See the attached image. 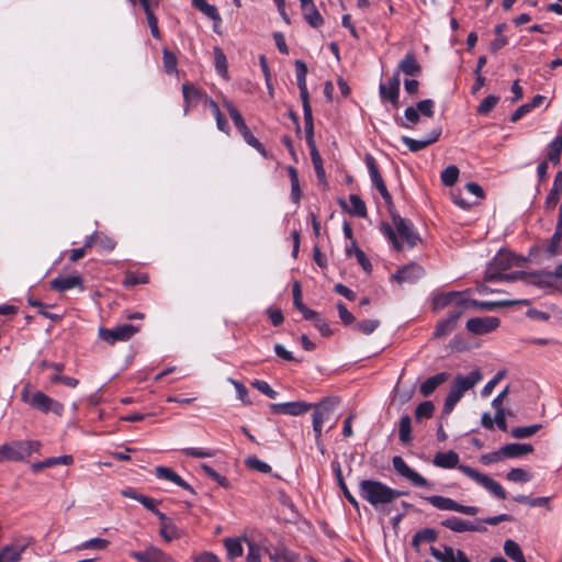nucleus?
<instances>
[{
  "mask_svg": "<svg viewBox=\"0 0 562 562\" xmlns=\"http://www.w3.org/2000/svg\"><path fill=\"white\" fill-rule=\"evenodd\" d=\"M533 447L530 443H507L501 448V452L505 458H519L525 454L531 453Z\"/></svg>",
  "mask_w": 562,
  "mask_h": 562,
  "instance_id": "2f4dec72",
  "label": "nucleus"
},
{
  "mask_svg": "<svg viewBox=\"0 0 562 562\" xmlns=\"http://www.w3.org/2000/svg\"><path fill=\"white\" fill-rule=\"evenodd\" d=\"M395 72H403L406 76L417 77L422 74V66L413 53H407L405 57L398 63Z\"/></svg>",
  "mask_w": 562,
  "mask_h": 562,
  "instance_id": "c85d7f7f",
  "label": "nucleus"
},
{
  "mask_svg": "<svg viewBox=\"0 0 562 562\" xmlns=\"http://www.w3.org/2000/svg\"><path fill=\"white\" fill-rule=\"evenodd\" d=\"M29 542L16 541L8 544L0 551V562H19Z\"/></svg>",
  "mask_w": 562,
  "mask_h": 562,
  "instance_id": "cd10ccee",
  "label": "nucleus"
},
{
  "mask_svg": "<svg viewBox=\"0 0 562 562\" xmlns=\"http://www.w3.org/2000/svg\"><path fill=\"white\" fill-rule=\"evenodd\" d=\"M440 524L441 526L450 529L453 532H485L487 530L486 527L482 526L481 524H474L472 521L464 520L456 516L448 517Z\"/></svg>",
  "mask_w": 562,
  "mask_h": 562,
  "instance_id": "a211bd4d",
  "label": "nucleus"
},
{
  "mask_svg": "<svg viewBox=\"0 0 562 562\" xmlns=\"http://www.w3.org/2000/svg\"><path fill=\"white\" fill-rule=\"evenodd\" d=\"M130 555L138 562H173L170 555L153 546L145 551H132Z\"/></svg>",
  "mask_w": 562,
  "mask_h": 562,
  "instance_id": "5701e85b",
  "label": "nucleus"
},
{
  "mask_svg": "<svg viewBox=\"0 0 562 562\" xmlns=\"http://www.w3.org/2000/svg\"><path fill=\"white\" fill-rule=\"evenodd\" d=\"M295 72H296V81L300 90V98L302 101L303 108V117L305 120L313 119V111L310 102V93L306 85V75H307V66L303 60H295Z\"/></svg>",
  "mask_w": 562,
  "mask_h": 562,
  "instance_id": "423d86ee",
  "label": "nucleus"
},
{
  "mask_svg": "<svg viewBox=\"0 0 562 562\" xmlns=\"http://www.w3.org/2000/svg\"><path fill=\"white\" fill-rule=\"evenodd\" d=\"M155 474L158 479L170 481L176 485L189 491L191 494H195L194 488L170 468L156 467Z\"/></svg>",
  "mask_w": 562,
  "mask_h": 562,
  "instance_id": "bb28decb",
  "label": "nucleus"
},
{
  "mask_svg": "<svg viewBox=\"0 0 562 562\" xmlns=\"http://www.w3.org/2000/svg\"><path fill=\"white\" fill-rule=\"evenodd\" d=\"M30 405L45 414L53 412L60 416L64 412V405L61 403L55 401L41 391H37L32 395Z\"/></svg>",
  "mask_w": 562,
  "mask_h": 562,
  "instance_id": "2eb2a0df",
  "label": "nucleus"
},
{
  "mask_svg": "<svg viewBox=\"0 0 562 562\" xmlns=\"http://www.w3.org/2000/svg\"><path fill=\"white\" fill-rule=\"evenodd\" d=\"M307 321H312L314 326L318 329L323 337H329L334 334L329 324L321 317L319 313L315 311V316L311 318H306Z\"/></svg>",
  "mask_w": 562,
  "mask_h": 562,
  "instance_id": "052dcab7",
  "label": "nucleus"
},
{
  "mask_svg": "<svg viewBox=\"0 0 562 562\" xmlns=\"http://www.w3.org/2000/svg\"><path fill=\"white\" fill-rule=\"evenodd\" d=\"M443 548L445 552H441L439 549L431 547V555L439 562H452V558L454 557V550L448 546H445Z\"/></svg>",
  "mask_w": 562,
  "mask_h": 562,
  "instance_id": "338daca9",
  "label": "nucleus"
},
{
  "mask_svg": "<svg viewBox=\"0 0 562 562\" xmlns=\"http://www.w3.org/2000/svg\"><path fill=\"white\" fill-rule=\"evenodd\" d=\"M192 5L211 19L215 25L222 22L216 7L207 3L206 0H192Z\"/></svg>",
  "mask_w": 562,
  "mask_h": 562,
  "instance_id": "58836bf2",
  "label": "nucleus"
},
{
  "mask_svg": "<svg viewBox=\"0 0 562 562\" xmlns=\"http://www.w3.org/2000/svg\"><path fill=\"white\" fill-rule=\"evenodd\" d=\"M394 121L404 128H413L419 123L420 114L415 106H407L404 111V119L396 114L394 115Z\"/></svg>",
  "mask_w": 562,
  "mask_h": 562,
  "instance_id": "f704fd0d",
  "label": "nucleus"
},
{
  "mask_svg": "<svg viewBox=\"0 0 562 562\" xmlns=\"http://www.w3.org/2000/svg\"><path fill=\"white\" fill-rule=\"evenodd\" d=\"M159 535L161 538L171 542L172 540L179 539L182 536L181 530L176 526L172 519L159 527Z\"/></svg>",
  "mask_w": 562,
  "mask_h": 562,
  "instance_id": "37998d69",
  "label": "nucleus"
},
{
  "mask_svg": "<svg viewBox=\"0 0 562 562\" xmlns=\"http://www.w3.org/2000/svg\"><path fill=\"white\" fill-rule=\"evenodd\" d=\"M349 201L351 203L350 209H348L347 203L344 200H340L339 204L342 209H346L349 212V214H351V215H356V216L362 217V218L367 216L368 212H367L366 203L359 195L350 194Z\"/></svg>",
  "mask_w": 562,
  "mask_h": 562,
  "instance_id": "72a5a7b5",
  "label": "nucleus"
},
{
  "mask_svg": "<svg viewBox=\"0 0 562 562\" xmlns=\"http://www.w3.org/2000/svg\"><path fill=\"white\" fill-rule=\"evenodd\" d=\"M450 378L448 372H440L426 379L419 386V392L423 396H430L436 389L445 383Z\"/></svg>",
  "mask_w": 562,
  "mask_h": 562,
  "instance_id": "c756f323",
  "label": "nucleus"
},
{
  "mask_svg": "<svg viewBox=\"0 0 562 562\" xmlns=\"http://www.w3.org/2000/svg\"><path fill=\"white\" fill-rule=\"evenodd\" d=\"M459 173V168L457 166L450 165L446 167L440 175L442 184L446 187H452L458 181Z\"/></svg>",
  "mask_w": 562,
  "mask_h": 562,
  "instance_id": "603ef678",
  "label": "nucleus"
},
{
  "mask_svg": "<svg viewBox=\"0 0 562 562\" xmlns=\"http://www.w3.org/2000/svg\"><path fill=\"white\" fill-rule=\"evenodd\" d=\"M435 413V405L431 401H425L417 405L415 409V419L420 422L424 418H431Z\"/></svg>",
  "mask_w": 562,
  "mask_h": 562,
  "instance_id": "5fc2aeb1",
  "label": "nucleus"
},
{
  "mask_svg": "<svg viewBox=\"0 0 562 562\" xmlns=\"http://www.w3.org/2000/svg\"><path fill=\"white\" fill-rule=\"evenodd\" d=\"M337 405L338 398L336 397H325L319 403L313 404L312 408H314V413L312 424L317 446L322 445L323 424L331 418L333 412Z\"/></svg>",
  "mask_w": 562,
  "mask_h": 562,
  "instance_id": "7ed1b4c3",
  "label": "nucleus"
},
{
  "mask_svg": "<svg viewBox=\"0 0 562 562\" xmlns=\"http://www.w3.org/2000/svg\"><path fill=\"white\" fill-rule=\"evenodd\" d=\"M459 470L465 474L467 476L473 479L476 483L484 486L491 493H493L497 498L505 499L507 497L506 491L503 486L488 475L479 472L477 470L469 467V465H460Z\"/></svg>",
  "mask_w": 562,
  "mask_h": 562,
  "instance_id": "0eeeda50",
  "label": "nucleus"
},
{
  "mask_svg": "<svg viewBox=\"0 0 562 562\" xmlns=\"http://www.w3.org/2000/svg\"><path fill=\"white\" fill-rule=\"evenodd\" d=\"M528 273L529 272H525V271H514L510 273L503 272V273H497V274L490 273L486 277H484V280L487 282H494V281L513 282L516 280H524L527 283Z\"/></svg>",
  "mask_w": 562,
  "mask_h": 562,
  "instance_id": "ea45409f",
  "label": "nucleus"
},
{
  "mask_svg": "<svg viewBox=\"0 0 562 562\" xmlns=\"http://www.w3.org/2000/svg\"><path fill=\"white\" fill-rule=\"evenodd\" d=\"M464 313V307L458 304L453 310L449 311L448 316L439 321L435 327L434 337L442 338L452 333L458 324L459 318Z\"/></svg>",
  "mask_w": 562,
  "mask_h": 562,
  "instance_id": "ddd939ff",
  "label": "nucleus"
},
{
  "mask_svg": "<svg viewBox=\"0 0 562 562\" xmlns=\"http://www.w3.org/2000/svg\"><path fill=\"white\" fill-rule=\"evenodd\" d=\"M481 380L482 373L479 369L473 370L467 376L458 374L452 381L449 393L445 400L442 416L450 415L464 393L473 389Z\"/></svg>",
  "mask_w": 562,
  "mask_h": 562,
  "instance_id": "f03ea898",
  "label": "nucleus"
},
{
  "mask_svg": "<svg viewBox=\"0 0 562 562\" xmlns=\"http://www.w3.org/2000/svg\"><path fill=\"white\" fill-rule=\"evenodd\" d=\"M110 541L102 538H92L90 540L85 541L80 546L77 547L78 550H104L109 547Z\"/></svg>",
  "mask_w": 562,
  "mask_h": 562,
  "instance_id": "680f3d73",
  "label": "nucleus"
},
{
  "mask_svg": "<svg viewBox=\"0 0 562 562\" xmlns=\"http://www.w3.org/2000/svg\"><path fill=\"white\" fill-rule=\"evenodd\" d=\"M293 305L299 310L304 318H311L315 316V311L307 307L302 301V288L299 281H295L292 286Z\"/></svg>",
  "mask_w": 562,
  "mask_h": 562,
  "instance_id": "473e14b6",
  "label": "nucleus"
},
{
  "mask_svg": "<svg viewBox=\"0 0 562 562\" xmlns=\"http://www.w3.org/2000/svg\"><path fill=\"white\" fill-rule=\"evenodd\" d=\"M291 181V199L299 204L301 199V188L299 181V172L293 166L286 168Z\"/></svg>",
  "mask_w": 562,
  "mask_h": 562,
  "instance_id": "49530a36",
  "label": "nucleus"
},
{
  "mask_svg": "<svg viewBox=\"0 0 562 562\" xmlns=\"http://www.w3.org/2000/svg\"><path fill=\"white\" fill-rule=\"evenodd\" d=\"M50 288L58 292H66L74 288L83 290V280L80 276L58 277L50 281Z\"/></svg>",
  "mask_w": 562,
  "mask_h": 562,
  "instance_id": "a878e982",
  "label": "nucleus"
},
{
  "mask_svg": "<svg viewBox=\"0 0 562 562\" xmlns=\"http://www.w3.org/2000/svg\"><path fill=\"white\" fill-rule=\"evenodd\" d=\"M224 546L227 550V558L233 561L236 558L243 555L244 550L239 539L237 538H226L224 539Z\"/></svg>",
  "mask_w": 562,
  "mask_h": 562,
  "instance_id": "de8ad7c7",
  "label": "nucleus"
},
{
  "mask_svg": "<svg viewBox=\"0 0 562 562\" xmlns=\"http://www.w3.org/2000/svg\"><path fill=\"white\" fill-rule=\"evenodd\" d=\"M514 252L507 250H499L497 255L492 259L488 267L485 270L484 277L490 273L497 274L503 273L513 267Z\"/></svg>",
  "mask_w": 562,
  "mask_h": 562,
  "instance_id": "412c9836",
  "label": "nucleus"
},
{
  "mask_svg": "<svg viewBox=\"0 0 562 562\" xmlns=\"http://www.w3.org/2000/svg\"><path fill=\"white\" fill-rule=\"evenodd\" d=\"M394 226L400 237L406 241L409 248H414L422 241L419 234L415 231L409 220L402 216H394Z\"/></svg>",
  "mask_w": 562,
  "mask_h": 562,
  "instance_id": "4468645a",
  "label": "nucleus"
},
{
  "mask_svg": "<svg viewBox=\"0 0 562 562\" xmlns=\"http://www.w3.org/2000/svg\"><path fill=\"white\" fill-rule=\"evenodd\" d=\"M506 477L508 481H512V482L525 483V482L530 481L532 475L528 471H526L521 468H513L507 473Z\"/></svg>",
  "mask_w": 562,
  "mask_h": 562,
  "instance_id": "e2e57ef3",
  "label": "nucleus"
},
{
  "mask_svg": "<svg viewBox=\"0 0 562 562\" xmlns=\"http://www.w3.org/2000/svg\"><path fill=\"white\" fill-rule=\"evenodd\" d=\"M213 53H214V64H215L216 71L223 78H227L228 64H227V59H226V56H225L223 49L220 48L218 46H215L213 48Z\"/></svg>",
  "mask_w": 562,
  "mask_h": 562,
  "instance_id": "a18cd8bd",
  "label": "nucleus"
},
{
  "mask_svg": "<svg viewBox=\"0 0 562 562\" xmlns=\"http://www.w3.org/2000/svg\"><path fill=\"white\" fill-rule=\"evenodd\" d=\"M380 321L378 319H363L355 325V329L363 335H370L372 334L379 326Z\"/></svg>",
  "mask_w": 562,
  "mask_h": 562,
  "instance_id": "0e129e2a",
  "label": "nucleus"
},
{
  "mask_svg": "<svg viewBox=\"0 0 562 562\" xmlns=\"http://www.w3.org/2000/svg\"><path fill=\"white\" fill-rule=\"evenodd\" d=\"M138 331L139 326L123 324L112 329L101 327L99 329V336L102 340L113 345L116 341H127Z\"/></svg>",
  "mask_w": 562,
  "mask_h": 562,
  "instance_id": "1a4fd4ad",
  "label": "nucleus"
},
{
  "mask_svg": "<svg viewBox=\"0 0 562 562\" xmlns=\"http://www.w3.org/2000/svg\"><path fill=\"white\" fill-rule=\"evenodd\" d=\"M432 463L435 467L441 468V469H453L461 465L459 464V454L453 451H447V452H437Z\"/></svg>",
  "mask_w": 562,
  "mask_h": 562,
  "instance_id": "7c9ffc66",
  "label": "nucleus"
},
{
  "mask_svg": "<svg viewBox=\"0 0 562 562\" xmlns=\"http://www.w3.org/2000/svg\"><path fill=\"white\" fill-rule=\"evenodd\" d=\"M21 441H14L12 443H4L0 446V461H22L26 459L25 450H23Z\"/></svg>",
  "mask_w": 562,
  "mask_h": 562,
  "instance_id": "393cba45",
  "label": "nucleus"
},
{
  "mask_svg": "<svg viewBox=\"0 0 562 562\" xmlns=\"http://www.w3.org/2000/svg\"><path fill=\"white\" fill-rule=\"evenodd\" d=\"M224 106L228 111V113H229V115H231V117H232L236 128L241 134L244 140L249 146H251L252 148L258 150L263 157H267V151H266L263 145L259 142L258 138H256L252 135L251 131L248 128V126H247L243 115L238 111V109L232 102H229V101H225L224 102Z\"/></svg>",
  "mask_w": 562,
  "mask_h": 562,
  "instance_id": "20e7f679",
  "label": "nucleus"
},
{
  "mask_svg": "<svg viewBox=\"0 0 562 562\" xmlns=\"http://www.w3.org/2000/svg\"><path fill=\"white\" fill-rule=\"evenodd\" d=\"M437 531L432 528H424L417 531L412 540L414 547H418L422 542H435L437 540Z\"/></svg>",
  "mask_w": 562,
  "mask_h": 562,
  "instance_id": "09e8293b",
  "label": "nucleus"
},
{
  "mask_svg": "<svg viewBox=\"0 0 562 562\" xmlns=\"http://www.w3.org/2000/svg\"><path fill=\"white\" fill-rule=\"evenodd\" d=\"M499 97L490 94L482 100V102L477 105L476 112L480 115H487L497 104Z\"/></svg>",
  "mask_w": 562,
  "mask_h": 562,
  "instance_id": "13d9d810",
  "label": "nucleus"
},
{
  "mask_svg": "<svg viewBox=\"0 0 562 562\" xmlns=\"http://www.w3.org/2000/svg\"><path fill=\"white\" fill-rule=\"evenodd\" d=\"M381 233L387 237V239L392 243L393 247L398 251L403 248L401 241L398 240L393 227L387 223L381 224Z\"/></svg>",
  "mask_w": 562,
  "mask_h": 562,
  "instance_id": "774afa93",
  "label": "nucleus"
},
{
  "mask_svg": "<svg viewBox=\"0 0 562 562\" xmlns=\"http://www.w3.org/2000/svg\"><path fill=\"white\" fill-rule=\"evenodd\" d=\"M415 109L420 115L431 119L435 114V102L431 99H425L418 101L415 105Z\"/></svg>",
  "mask_w": 562,
  "mask_h": 562,
  "instance_id": "69168bd1",
  "label": "nucleus"
},
{
  "mask_svg": "<svg viewBox=\"0 0 562 562\" xmlns=\"http://www.w3.org/2000/svg\"><path fill=\"white\" fill-rule=\"evenodd\" d=\"M425 274L424 268L416 263L411 262L402 268H400L393 276L392 279L398 283H414L419 280Z\"/></svg>",
  "mask_w": 562,
  "mask_h": 562,
  "instance_id": "aec40b11",
  "label": "nucleus"
},
{
  "mask_svg": "<svg viewBox=\"0 0 562 562\" xmlns=\"http://www.w3.org/2000/svg\"><path fill=\"white\" fill-rule=\"evenodd\" d=\"M182 94L184 101V114H188L191 108L196 106L200 102H204L207 97L205 92L196 88L191 82H184L182 85Z\"/></svg>",
  "mask_w": 562,
  "mask_h": 562,
  "instance_id": "6ab92c4d",
  "label": "nucleus"
},
{
  "mask_svg": "<svg viewBox=\"0 0 562 562\" xmlns=\"http://www.w3.org/2000/svg\"><path fill=\"white\" fill-rule=\"evenodd\" d=\"M562 155V130L559 135L547 146V158L553 166L560 164Z\"/></svg>",
  "mask_w": 562,
  "mask_h": 562,
  "instance_id": "c9c22d12",
  "label": "nucleus"
},
{
  "mask_svg": "<svg viewBox=\"0 0 562 562\" xmlns=\"http://www.w3.org/2000/svg\"><path fill=\"white\" fill-rule=\"evenodd\" d=\"M562 194V187L553 186L546 198L543 207L547 212H551L558 205Z\"/></svg>",
  "mask_w": 562,
  "mask_h": 562,
  "instance_id": "864d4df0",
  "label": "nucleus"
},
{
  "mask_svg": "<svg viewBox=\"0 0 562 562\" xmlns=\"http://www.w3.org/2000/svg\"><path fill=\"white\" fill-rule=\"evenodd\" d=\"M441 133L442 128L437 126L429 132L428 137L425 139H414L408 136H402L401 139L412 153H417L436 143L439 139Z\"/></svg>",
  "mask_w": 562,
  "mask_h": 562,
  "instance_id": "4be33fe9",
  "label": "nucleus"
},
{
  "mask_svg": "<svg viewBox=\"0 0 562 562\" xmlns=\"http://www.w3.org/2000/svg\"><path fill=\"white\" fill-rule=\"evenodd\" d=\"M162 63L164 69L167 74H173L177 71L178 60L176 55L167 48L162 49Z\"/></svg>",
  "mask_w": 562,
  "mask_h": 562,
  "instance_id": "bf43d9fd",
  "label": "nucleus"
},
{
  "mask_svg": "<svg viewBox=\"0 0 562 562\" xmlns=\"http://www.w3.org/2000/svg\"><path fill=\"white\" fill-rule=\"evenodd\" d=\"M460 300H463V299L460 296L459 292H448V293H443V294L435 296L432 304H434V308L436 311H439V310H442L446 306L450 305L453 302H457V305H458Z\"/></svg>",
  "mask_w": 562,
  "mask_h": 562,
  "instance_id": "a19ab883",
  "label": "nucleus"
},
{
  "mask_svg": "<svg viewBox=\"0 0 562 562\" xmlns=\"http://www.w3.org/2000/svg\"><path fill=\"white\" fill-rule=\"evenodd\" d=\"M245 464L247 468L258 471L260 473H270L272 471L271 467L268 463L261 461L256 456L247 457L245 459Z\"/></svg>",
  "mask_w": 562,
  "mask_h": 562,
  "instance_id": "4d7b16f0",
  "label": "nucleus"
},
{
  "mask_svg": "<svg viewBox=\"0 0 562 562\" xmlns=\"http://www.w3.org/2000/svg\"><path fill=\"white\" fill-rule=\"evenodd\" d=\"M459 304L464 307V311L467 310V306H470L474 310H481V311H494L497 307H505V306H512L515 304H522V305H529L530 301L527 299L521 300H505V301H479L475 299L471 300H460Z\"/></svg>",
  "mask_w": 562,
  "mask_h": 562,
  "instance_id": "f8f14e48",
  "label": "nucleus"
},
{
  "mask_svg": "<svg viewBox=\"0 0 562 562\" xmlns=\"http://www.w3.org/2000/svg\"><path fill=\"white\" fill-rule=\"evenodd\" d=\"M499 324L495 316L473 317L467 322V329L474 335H485L497 329Z\"/></svg>",
  "mask_w": 562,
  "mask_h": 562,
  "instance_id": "dca6fc26",
  "label": "nucleus"
},
{
  "mask_svg": "<svg viewBox=\"0 0 562 562\" xmlns=\"http://www.w3.org/2000/svg\"><path fill=\"white\" fill-rule=\"evenodd\" d=\"M504 552L514 562H527L521 548L519 547V544L516 541H514L512 539H507L505 541Z\"/></svg>",
  "mask_w": 562,
  "mask_h": 562,
  "instance_id": "79ce46f5",
  "label": "nucleus"
},
{
  "mask_svg": "<svg viewBox=\"0 0 562 562\" xmlns=\"http://www.w3.org/2000/svg\"><path fill=\"white\" fill-rule=\"evenodd\" d=\"M542 428L541 424H533L530 426H520L512 429L510 435L516 439L529 438L537 434Z\"/></svg>",
  "mask_w": 562,
  "mask_h": 562,
  "instance_id": "3c124183",
  "label": "nucleus"
},
{
  "mask_svg": "<svg viewBox=\"0 0 562 562\" xmlns=\"http://www.w3.org/2000/svg\"><path fill=\"white\" fill-rule=\"evenodd\" d=\"M400 87L401 79L398 72H394L387 82H381L379 86V94L381 101L389 102L397 110L400 108Z\"/></svg>",
  "mask_w": 562,
  "mask_h": 562,
  "instance_id": "9b49d317",
  "label": "nucleus"
},
{
  "mask_svg": "<svg viewBox=\"0 0 562 562\" xmlns=\"http://www.w3.org/2000/svg\"><path fill=\"white\" fill-rule=\"evenodd\" d=\"M359 494L362 499L379 509L393 503L400 493L381 481L362 480L359 482Z\"/></svg>",
  "mask_w": 562,
  "mask_h": 562,
  "instance_id": "f257e3e1",
  "label": "nucleus"
},
{
  "mask_svg": "<svg viewBox=\"0 0 562 562\" xmlns=\"http://www.w3.org/2000/svg\"><path fill=\"white\" fill-rule=\"evenodd\" d=\"M304 126H305V138H306V144L310 148V154H311V159H312V162H313V166H314V170H315V173H316V177L318 179V181L323 184H327L326 182V175H325V170H324V167H323V159L318 153V149L316 147V144H315V140H314V122H313V119L312 120H305L304 121Z\"/></svg>",
  "mask_w": 562,
  "mask_h": 562,
  "instance_id": "39448f33",
  "label": "nucleus"
},
{
  "mask_svg": "<svg viewBox=\"0 0 562 562\" xmlns=\"http://www.w3.org/2000/svg\"><path fill=\"white\" fill-rule=\"evenodd\" d=\"M527 284H532L539 288L553 286L551 271H536L528 273Z\"/></svg>",
  "mask_w": 562,
  "mask_h": 562,
  "instance_id": "4c0bfd02",
  "label": "nucleus"
},
{
  "mask_svg": "<svg viewBox=\"0 0 562 562\" xmlns=\"http://www.w3.org/2000/svg\"><path fill=\"white\" fill-rule=\"evenodd\" d=\"M331 467H333V471L335 473V476H336V480H337V483L340 487V490L342 491L344 493V496L347 498V501L355 507V508H358L359 507V504H358V501L356 499V497L350 493V491L348 490L347 485H346V482L344 480V476H342V472H341V467H340V463L335 461L331 463Z\"/></svg>",
  "mask_w": 562,
  "mask_h": 562,
  "instance_id": "e433bc0d",
  "label": "nucleus"
},
{
  "mask_svg": "<svg viewBox=\"0 0 562 562\" xmlns=\"http://www.w3.org/2000/svg\"><path fill=\"white\" fill-rule=\"evenodd\" d=\"M423 498L440 510H453L469 516H475L480 512L476 506L462 505L452 498L440 495L425 496Z\"/></svg>",
  "mask_w": 562,
  "mask_h": 562,
  "instance_id": "6e6552de",
  "label": "nucleus"
},
{
  "mask_svg": "<svg viewBox=\"0 0 562 562\" xmlns=\"http://www.w3.org/2000/svg\"><path fill=\"white\" fill-rule=\"evenodd\" d=\"M270 411L273 414H283L290 416H300L308 412L313 404L304 401L286 402V403H273L270 404Z\"/></svg>",
  "mask_w": 562,
  "mask_h": 562,
  "instance_id": "f3484780",
  "label": "nucleus"
},
{
  "mask_svg": "<svg viewBox=\"0 0 562 562\" xmlns=\"http://www.w3.org/2000/svg\"><path fill=\"white\" fill-rule=\"evenodd\" d=\"M394 470L403 477L407 479L414 486L431 488L434 483L426 480L418 472L413 470L404 459L400 456H395L392 459Z\"/></svg>",
  "mask_w": 562,
  "mask_h": 562,
  "instance_id": "9d476101",
  "label": "nucleus"
},
{
  "mask_svg": "<svg viewBox=\"0 0 562 562\" xmlns=\"http://www.w3.org/2000/svg\"><path fill=\"white\" fill-rule=\"evenodd\" d=\"M300 3L304 19L312 27L316 29L324 24V19L313 0H300Z\"/></svg>",
  "mask_w": 562,
  "mask_h": 562,
  "instance_id": "b1692460",
  "label": "nucleus"
},
{
  "mask_svg": "<svg viewBox=\"0 0 562 562\" xmlns=\"http://www.w3.org/2000/svg\"><path fill=\"white\" fill-rule=\"evenodd\" d=\"M398 438L404 445L412 441V419L408 415H403L398 424Z\"/></svg>",
  "mask_w": 562,
  "mask_h": 562,
  "instance_id": "c03bdc74",
  "label": "nucleus"
},
{
  "mask_svg": "<svg viewBox=\"0 0 562 562\" xmlns=\"http://www.w3.org/2000/svg\"><path fill=\"white\" fill-rule=\"evenodd\" d=\"M515 502L519 503V504H526L528 506H531V507H548L549 508V503H550V497H536V498H531L529 496H526V495H517L514 497Z\"/></svg>",
  "mask_w": 562,
  "mask_h": 562,
  "instance_id": "6e6d98bb",
  "label": "nucleus"
},
{
  "mask_svg": "<svg viewBox=\"0 0 562 562\" xmlns=\"http://www.w3.org/2000/svg\"><path fill=\"white\" fill-rule=\"evenodd\" d=\"M364 161L370 175V179L372 181V184H378L383 181L382 175L380 172L379 166L374 159V157L371 154H367L364 157Z\"/></svg>",
  "mask_w": 562,
  "mask_h": 562,
  "instance_id": "8fccbe9b",
  "label": "nucleus"
}]
</instances>
